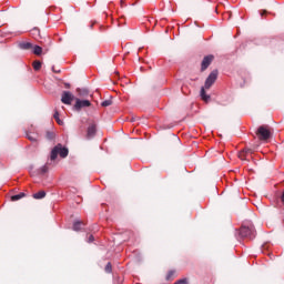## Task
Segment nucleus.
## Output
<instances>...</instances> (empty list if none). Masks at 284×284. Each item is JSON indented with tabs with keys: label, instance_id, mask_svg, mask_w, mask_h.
I'll list each match as a JSON object with an SVG mask.
<instances>
[{
	"label": "nucleus",
	"instance_id": "nucleus-27",
	"mask_svg": "<svg viewBox=\"0 0 284 284\" xmlns=\"http://www.w3.org/2000/svg\"><path fill=\"white\" fill-rule=\"evenodd\" d=\"M48 139H52V133H48Z\"/></svg>",
	"mask_w": 284,
	"mask_h": 284
},
{
	"label": "nucleus",
	"instance_id": "nucleus-15",
	"mask_svg": "<svg viewBox=\"0 0 284 284\" xmlns=\"http://www.w3.org/2000/svg\"><path fill=\"white\" fill-rule=\"evenodd\" d=\"M26 196V193H19L11 196V201H21Z\"/></svg>",
	"mask_w": 284,
	"mask_h": 284
},
{
	"label": "nucleus",
	"instance_id": "nucleus-16",
	"mask_svg": "<svg viewBox=\"0 0 284 284\" xmlns=\"http://www.w3.org/2000/svg\"><path fill=\"white\" fill-rule=\"evenodd\" d=\"M41 65H42L41 61L36 60L33 62V70H36V72H39V70H41Z\"/></svg>",
	"mask_w": 284,
	"mask_h": 284
},
{
	"label": "nucleus",
	"instance_id": "nucleus-28",
	"mask_svg": "<svg viewBox=\"0 0 284 284\" xmlns=\"http://www.w3.org/2000/svg\"><path fill=\"white\" fill-rule=\"evenodd\" d=\"M266 12H267V11H262V12H261V16L263 17V14H265Z\"/></svg>",
	"mask_w": 284,
	"mask_h": 284
},
{
	"label": "nucleus",
	"instance_id": "nucleus-3",
	"mask_svg": "<svg viewBox=\"0 0 284 284\" xmlns=\"http://www.w3.org/2000/svg\"><path fill=\"white\" fill-rule=\"evenodd\" d=\"M256 135L258 136L260 141H267V139L272 138V132L265 125H261L257 131Z\"/></svg>",
	"mask_w": 284,
	"mask_h": 284
},
{
	"label": "nucleus",
	"instance_id": "nucleus-21",
	"mask_svg": "<svg viewBox=\"0 0 284 284\" xmlns=\"http://www.w3.org/2000/svg\"><path fill=\"white\" fill-rule=\"evenodd\" d=\"M174 284H187V278H181L178 282H175Z\"/></svg>",
	"mask_w": 284,
	"mask_h": 284
},
{
	"label": "nucleus",
	"instance_id": "nucleus-7",
	"mask_svg": "<svg viewBox=\"0 0 284 284\" xmlns=\"http://www.w3.org/2000/svg\"><path fill=\"white\" fill-rule=\"evenodd\" d=\"M212 61H214V55H205L201 63V71L205 72V70L212 64Z\"/></svg>",
	"mask_w": 284,
	"mask_h": 284
},
{
	"label": "nucleus",
	"instance_id": "nucleus-4",
	"mask_svg": "<svg viewBox=\"0 0 284 284\" xmlns=\"http://www.w3.org/2000/svg\"><path fill=\"white\" fill-rule=\"evenodd\" d=\"M216 79H219V71L213 70L205 80V83H204L205 90H210V88H212L214 83H216Z\"/></svg>",
	"mask_w": 284,
	"mask_h": 284
},
{
	"label": "nucleus",
	"instance_id": "nucleus-5",
	"mask_svg": "<svg viewBox=\"0 0 284 284\" xmlns=\"http://www.w3.org/2000/svg\"><path fill=\"white\" fill-rule=\"evenodd\" d=\"M90 105H92V102H90V100L77 99L73 108L77 112H81L83 108H90Z\"/></svg>",
	"mask_w": 284,
	"mask_h": 284
},
{
	"label": "nucleus",
	"instance_id": "nucleus-22",
	"mask_svg": "<svg viewBox=\"0 0 284 284\" xmlns=\"http://www.w3.org/2000/svg\"><path fill=\"white\" fill-rule=\"evenodd\" d=\"M27 139H29V141H37V138L34 135H30V134H27Z\"/></svg>",
	"mask_w": 284,
	"mask_h": 284
},
{
	"label": "nucleus",
	"instance_id": "nucleus-14",
	"mask_svg": "<svg viewBox=\"0 0 284 284\" xmlns=\"http://www.w3.org/2000/svg\"><path fill=\"white\" fill-rule=\"evenodd\" d=\"M77 92H78L79 97H88L90 94L88 89H77Z\"/></svg>",
	"mask_w": 284,
	"mask_h": 284
},
{
	"label": "nucleus",
	"instance_id": "nucleus-8",
	"mask_svg": "<svg viewBox=\"0 0 284 284\" xmlns=\"http://www.w3.org/2000/svg\"><path fill=\"white\" fill-rule=\"evenodd\" d=\"M97 135V124L89 125L87 130V139H94Z\"/></svg>",
	"mask_w": 284,
	"mask_h": 284
},
{
	"label": "nucleus",
	"instance_id": "nucleus-17",
	"mask_svg": "<svg viewBox=\"0 0 284 284\" xmlns=\"http://www.w3.org/2000/svg\"><path fill=\"white\" fill-rule=\"evenodd\" d=\"M53 119H55L58 125H63V121L59 118V111H55L53 114Z\"/></svg>",
	"mask_w": 284,
	"mask_h": 284
},
{
	"label": "nucleus",
	"instance_id": "nucleus-26",
	"mask_svg": "<svg viewBox=\"0 0 284 284\" xmlns=\"http://www.w3.org/2000/svg\"><path fill=\"white\" fill-rule=\"evenodd\" d=\"M242 152L245 153V154H250V153L252 152V150H250V149H244Z\"/></svg>",
	"mask_w": 284,
	"mask_h": 284
},
{
	"label": "nucleus",
	"instance_id": "nucleus-29",
	"mask_svg": "<svg viewBox=\"0 0 284 284\" xmlns=\"http://www.w3.org/2000/svg\"><path fill=\"white\" fill-rule=\"evenodd\" d=\"M52 70H53V72H61V71H57V70H54V67H52Z\"/></svg>",
	"mask_w": 284,
	"mask_h": 284
},
{
	"label": "nucleus",
	"instance_id": "nucleus-11",
	"mask_svg": "<svg viewBox=\"0 0 284 284\" xmlns=\"http://www.w3.org/2000/svg\"><path fill=\"white\" fill-rule=\"evenodd\" d=\"M200 97L203 101H209L210 100V95L205 92V87L201 88Z\"/></svg>",
	"mask_w": 284,
	"mask_h": 284
},
{
	"label": "nucleus",
	"instance_id": "nucleus-18",
	"mask_svg": "<svg viewBox=\"0 0 284 284\" xmlns=\"http://www.w3.org/2000/svg\"><path fill=\"white\" fill-rule=\"evenodd\" d=\"M101 105L102 108H110V105H112V100H104Z\"/></svg>",
	"mask_w": 284,
	"mask_h": 284
},
{
	"label": "nucleus",
	"instance_id": "nucleus-31",
	"mask_svg": "<svg viewBox=\"0 0 284 284\" xmlns=\"http://www.w3.org/2000/svg\"><path fill=\"white\" fill-rule=\"evenodd\" d=\"M240 158L243 159V154H241Z\"/></svg>",
	"mask_w": 284,
	"mask_h": 284
},
{
	"label": "nucleus",
	"instance_id": "nucleus-25",
	"mask_svg": "<svg viewBox=\"0 0 284 284\" xmlns=\"http://www.w3.org/2000/svg\"><path fill=\"white\" fill-rule=\"evenodd\" d=\"M39 33H40V31H39L38 28H34V29L32 30V34H39Z\"/></svg>",
	"mask_w": 284,
	"mask_h": 284
},
{
	"label": "nucleus",
	"instance_id": "nucleus-30",
	"mask_svg": "<svg viewBox=\"0 0 284 284\" xmlns=\"http://www.w3.org/2000/svg\"><path fill=\"white\" fill-rule=\"evenodd\" d=\"M65 88H70V83H65Z\"/></svg>",
	"mask_w": 284,
	"mask_h": 284
},
{
	"label": "nucleus",
	"instance_id": "nucleus-6",
	"mask_svg": "<svg viewBox=\"0 0 284 284\" xmlns=\"http://www.w3.org/2000/svg\"><path fill=\"white\" fill-rule=\"evenodd\" d=\"M61 101L62 103H64V105H72V101H74V95L70 91H63Z\"/></svg>",
	"mask_w": 284,
	"mask_h": 284
},
{
	"label": "nucleus",
	"instance_id": "nucleus-1",
	"mask_svg": "<svg viewBox=\"0 0 284 284\" xmlns=\"http://www.w3.org/2000/svg\"><path fill=\"white\" fill-rule=\"evenodd\" d=\"M235 236L237 241H241V239H250L251 241L253 239H256V231L254 230L253 224L245 225L243 224L239 231H236Z\"/></svg>",
	"mask_w": 284,
	"mask_h": 284
},
{
	"label": "nucleus",
	"instance_id": "nucleus-12",
	"mask_svg": "<svg viewBox=\"0 0 284 284\" xmlns=\"http://www.w3.org/2000/svg\"><path fill=\"white\" fill-rule=\"evenodd\" d=\"M33 48V54H37V57H41V54H43V48H41L40 45H34Z\"/></svg>",
	"mask_w": 284,
	"mask_h": 284
},
{
	"label": "nucleus",
	"instance_id": "nucleus-13",
	"mask_svg": "<svg viewBox=\"0 0 284 284\" xmlns=\"http://www.w3.org/2000/svg\"><path fill=\"white\" fill-rule=\"evenodd\" d=\"M33 199H36V200L45 199V191H40L38 193H34Z\"/></svg>",
	"mask_w": 284,
	"mask_h": 284
},
{
	"label": "nucleus",
	"instance_id": "nucleus-20",
	"mask_svg": "<svg viewBox=\"0 0 284 284\" xmlns=\"http://www.w3.org/2000/svg\"><path fill=\"white\" fill-rule=\"evenodd\" d=\"M48 170V164H44L43 166L40 168V174H47Z\"/></svg>",
	"mask_w": 284,
	"mask_h": 284
},
{
	"label": "nucleus",
	"instance_id": "nucleus-24",
	"mask_svg": "<svg viewBox=\"0 0 284 284\" xmlns=\"http://www.w3.org/2000/svg\"><path fill=\"white\" fill-rule=\"evenodd\" d=\"M88 243H94V235H90L88 237Z\"/></svg>",
	"mask_w": 284,
	"mask_h": 284
},
{
	"label": "nucleus",
	"instance_id": "nucleus-2",
	"mask_svg": "<svg viewBox=\"0 0 284 284\" xmlns=\"http://www.w3.org/2000/svg\"><path fill=\"white\" fill-rule=\"evenodd\" d=\"M70 154V151L68 148L63 146L62 144H57L52 151L50 159L51 161H57V156H61V159H65Z\"/></svg>",
	"mask_w": 284,
	"mask_h": 284
},
{
	"label": "nucleus",
	"instance_id": "nucleus-23",
	"mask_svg": "<svg viewBox=\"0 0 284 284\" xmlns=\"http://www.w3.org/2000/svg\"><path fill=\"white\" fill-rule=\"evenodd\" d=\"M174 276V271H170L166 275V281H170V277Z\"/></svg>",
	"mask_w": 284,
	"mask_h": 284
},
{
	"label": "nucleus",
	"instance_id": "nucleus-19",
	"mask_svg": "<svg viewBox=\"0 0 284 284\" xmlns=\"http://www.w3.org/2000/svg\"><path fill=\"white\" fill-rule=\"evenodd\" d=\"M104 271L106 272V274H112V263L109 262V263L105 265Z\"/></svg>",
	"mask_w": 284,
	"mask_h": 284
},
{
	"label": "nucleus",
	"instance_id": "nucleus-10",
	"mask_svg": "<svg viewBox=\"0 0 284 284\" xmlns=\"http://www.w3.org/2000/svg\"><path fill=\"white\" fill-rule=\"evenodd\" d=\"M81 227H83V222H81V221H75V222L73 223L72 230H73V232H81Z\"/></svg>",
	"mask_w": 284,
	"mask_h": 284
},
{
	"label": "nucleus",
	"instance_id": "nucleus-9",
	"mask_svg": "<svg viewBox=\"0 0 284 284\" xmlns=\"http://www.w3.org/2000/svg\"><path fill=\"white\" fill-rule=\"evenodd\" d=\"M18 48L20 50H32L33 44L32 42H19Z\"/></svg>",
	"mask_w": 284,
	"mask_h": 284
}]
</instances>
